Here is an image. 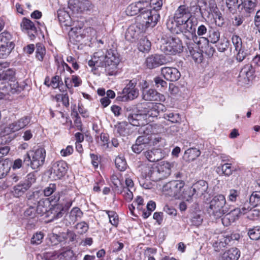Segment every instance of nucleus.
<instances>
[{
	"label": "nucleus",
	"mask_w": 260,
	"mask_h": 260,
	"mask_svg": "<svg viewBox=\"0 0 260 260\" xmlns=\"http://www.w3.org/2000/svg\"><path fill=\"white\" fill-rule=\"evenodd\" d=\"M164 106L158 103H148L143 110L136 113L127 111L126 115L129 123L136 126H140L138 129L140 134L150 136L153 132V126L149 124L150 118L157 117L160 111H163Z\"/></svg>",
	"instance_id": "nucleus-1"
},
{
	"label": "nucleus",
	"mask_w": 260,
	"mask_h": 260,
	"mask_svg": "<svg viewBox=\"0 0 260 260\" xmlns=\"http://www.w3.org/2000/svg\"><path fill=\"white\" fill-rule=\"evenodd\" d=\"M120 59L116 51L110 49L104 52L99 50L95 52L91 59L88 61V64L95 69L96 67H103L107 75H115L117 72V66Z\"/></svg>",
	"instance_id": "nucleus-2"
},
{
	"label": "nucleus",
	"mask_w": 260,
	"mask_h": 260,
	"mask_svg": "<svg viewBox=\"0 0 260 260\" xmlns=\"http://www.w3.org/2000/svg\"><path fill=\"white\" fill-rule=\"evenodd\" d=\"M225 204L226 200L224 196L217 194L213 197L207 209L212 219H220L228 212V208L225 206Z\"/></svg>",
	"instance_id": "nucleus-3"
},
{
	"label": "nucleus",
	"mask_w": 260,
	"mask_h": 260,
	"mask_svg": "<svg viewBox=\"0 0 260 260\" xmlns=\"http://www.w3.org/2000/svg\"><path fill=\"white\" fill-rule=\"evenodd\" d=\"M46 150L39 148L35 151L27 152L23 156V163L34 170L38 169L44 164Z\"/></svg>",
	"instance_id": "nucleus-4"
},
{
	"label": "nucleus",
	"mask_w": 260,
	"mask_h": 260,
	"mask_svg": "<svg viewBox=\"0 0 260 260\" xmlns=\"http://www.w3.org/2000/svg\"><path fill=\"white\" fill-rule=\"evenodd\" d=\"M150 5L147 2V1H140L135 3L129 5L126 8L125 12L128 16H134L139 14V16L144 21H147L149 19L148 12L150 8ZM145 25V24H142Z\"/></svg>",
	"instance_id": "nucleus-5"
},
{
	"label": "nucleus",
	"mask_w": 260,
	"mask_h": 260,
	"mask_svg": "<svg viewBox=\"0 0 260 260\" xmlns=\"http://www.w3.org/2000/svg\"><path fill=\"white\" fill-rule=\"evenodd\" d=\"M147 2L150 6L148 10V12H149V14H148L149 19L147 21H144L143 24H145L146 28L153 27L156 25L160 18L158 11L161 9L162 2L161 0H150V2L147 1Z\"/></svg>",
	"instance_id": "nucleus-6"
},
{
	"label": "nucleus",
	"mask_w": 260,
	"mask_h": 260,
	"mask_svg": "<svg viewBox=\"0 0 260 260\" xmlns=\"http://www.w3.org/2000/svg\"><path fill=\"white\" fill-rule=\"evenodd\" d=\"M160 49L166 54L174 55L182 52L183 46L179 38L170 37L164 40L160 46Z\"/></svg>",
	"instance_id": "nucleus-7"
},
{
	"label": "nucleus",
	"mask_w": 260,
	"mask_h": 260,
	"mask_svg": "<svg viewBox=\"0 0 260 260\" xmlns=\"http://www.w3.org/2000/svg\"><path fill=\"white\" fill-rule=\"evenodd\" d=\"M11 34L8 32H3L0 34V58H7L14 49L15 44L10 41Z\"/></svg>",
	"instance_id": "nucleus-8"
},
{
	"label": "nucleus",
	"mask_w": 260,
	"mask_h": 260,
	"mask_svg": "<svg viewBox=\"0 0 260 260\" xmlns=\"http://www.w3.org/2000/svg\"><path fill=\"white\" fill-rule=\"evenodd\" d=\"M184 186V182L182 181H172L163 186L162 191L169 196L179 198L183 191Z\"/></svg>",
	"instance_id": "nucleus-9"
},
{
	"label": "nucleus",
	"mask_w": 260,
	"mask_h": 260,
	"mask_svg": "<svg viewBox=\"0 0 260 260\" xmlns=\"http://www.w3.org/2000/svg\"><path fill=\"white\" fill-rule=\"evenodd\" d=\"M239 238L240 235L238 233L221 234L218 236L217 239L213 243V247L216 251L219 252L232 242L238 240Z\"/></svg>",
	"instance_id": "nucleus-10"
},
{
	"label": "nucleus",
	"mask_w": 260,
	"mask_h": 260,
	"mask_svg": "<svg viewBox=\"0 0 260 260\" xmlns=\"http://www.w3.org/2000/svg\"><path fill=\"white\" fill-rule=\"evenodd\" d=\"M255 70L252 64H246L240 71L238 76V82L241 86L248 85L253 80Z\"/></svg>",
	"instance_id": "nucleus-11"
},
{
	"label": "nucleus",
	"mask_w": 260,
	"mask_h": 260,
	"mask_svg": "<svg viewBox=\"0 0 260 260\" xmlns=\"http://www.w3.org/2000/svg\"><path fill=\"white\" fill-rule=\"evenodd\" d=\"M199 3V11L203 17L205 15L209 18L212 13H217L218 11L215 0H209L208 2L206 0H200Z\"/></svg>",
	"instance_id": "nucleus-12"
},
{
	"label": "nucleus",
	"mask_w": 260,
	"mask_h": 260,
	"mask_svg": "<svg viewBox=\"0 0 260 260\" xmlns=\"http://www.w3.org/2000/svg\"><path fill=\"white\" fill-rule=\"evenodd\" d=\"M68 169L67 164L62 160L57 161L52 164L50 169V177L54 180L59 179L66 173Z\"/></svg>",
	"instance_id": "nucleus-13"
},
{
	"label": "nucleus",
	"mask_w": 260,
	"mask_h": 260,
	"mask_svg": "<svg viewBox=\"0 0 260 260\" xmlns=\"http://www.w3.org/2000/svg\"><path fill=\"white\" fill-rule=\"evenodd\" d=\"M166 62L167 60L164 55L155 54L147 57L145 63L147 68L152 69L164 64Z\"/></svg>",
	"instance_id": "nucleus-14"
},
{
	"label": "nucleus",
	"mask_w": 260,
	"mask_h": 260,
	"mask_svg": "<svg viewBox=\"0 0 260 260\" xmlns=\"http://www.w3.org/2000/svg\"><path fill=\"white\" fill-rule=\"evenodd\" d=\"M137 83L136 79L130 80L120 93L123 95L118 96L117 98H138L139 90L136 88Z\"/></svg>",
	"instance_id": "nucleus-15"
},
{
	"label": "nucleus",
	"mask_w": 260,
	"mask_h": 260,
	"mask_svg": "<svg viewBox=\"0 0 260 260\" xmlns=\"http://www.w3.org/2000/svg\"><path fill=\"white\" fill-rule=\"evenodd\" d=\"M192 17L191 13L190 12L189 7L183 5L180 6L175 11L174 15L175 22L178 23V21L182 20H188Z\"/></svg>",
	"instance_id": "nucleus-16"
},
{
	"label": "nucleus",
	"mask_w": 260,
	"mask_h": 260,
	"mask_svg": "<svg viewBox=\"0 0 260 260\" xmlns=\"http://www.w3.org/2000/svg\"><path fill=\"white\" fill-rule=\"evenodd\" d=\"M67 209L61 204H56L50 208L47 217L50 218L51 220H55L62 217L66 213Z\"/></svg>",
	"instance_id": "nucleus-17"
},
{
	"label": "nucleus",
	"mask_w": 260,
	"mask_h": 260,
	"mask_svg": "<svg viewBox=\"0 0 260 260\" xmlns=\"http://www.w3.org/2000/svg\"><path fill=\"white\" fill-rule=\"evenodd\" d=\"M161 73L165 79L172 82L177 81L181 76L180 73L175 68H162L161 69Z\"/></svg>",
	"instance_id": "nucleus-18"
},
{
	"label": "nucleus",
	"mask_w": 260,
	"mask_h": 260,
	"mask_svg": "<svg viewBox=\"0 0 260 260\" xmlns=\"http://www.w3.org/2000/svg\"><path fill=\"white\" fill-rule=\"evenodd\" d=\"M238 9L243 10L244 13L248 16L255 11L257 4V0H239Z\"/></svg>",
	"instance_id": "nucleus-19"
},
{
	"label": "nucleus",
	"mask_w": 260,
	"mask_h": 260,
	"mask_svg": "<svg viewBox=\"0 0 260 260\" xmlns=\"http://www.w3.org/2000/svg\"><path fill=\"white\" fill-rule=\"evenodd\" d=\"M242 214L240 208H235L221 218L222 223L224 226H228L238 219Z\"/></svg>",
	"instance_id": "nucleus-20"
},
{
	"label": "nucleus",
	"mask_w": 260,
	"mask_h": 260,
	"mask_svg": "<svg viewBox=\"0 0 260 260\" xmlns=\"http://www.w3.org/2000/svg\"><path fill=\"white\" fill-rule=\"evenodd\" d=\"M187 50L194 61L199 63L202 62L203 55L199 47L193 43L187 44Z\"/></svg>",
	"instance_id": "nucleus-21"
},
{
	"label": "nucleus",
	"mask_w": 260,
	"mask_h": 260,
	"mask_svg": "<svg viewBox=\"0 0 260 260\" xmlns=\"http://www.w3.org/2000/svg\"><path fill=\"white\" fill-rule=\"evenodd\" d=\"M83 213L79 208H73L71 211L64 216L66 225L74 223L79 219H80Z\"/></svg>",
	"instance_id": "nucleus-22"
},
{
	"label": "nucleus",
	"mask_w": 260,
	"mask_h": 260,
	"mask_svg": "<svg viewBox=\"0 0 260 260\" xmlns=\"http://www.w3.org/2000/svg\"><path fill=\"white\" fill-rule=\"evenodd\" d=\"M20 25L23 31H27V32L31 39H32V37H35L37 35V28L35 26L34 23L29 19L24 18L22 19Z\"/></svg>",
	"instance_id": "nucleus-23"
},
{
	"label": "nucleus",
	"mask_w": 260,
	"mask_h": 260,
	"mask_svg": "<svg viewBox=\"0 0 260 260\" xmlns=\"http://www.w3.org/2000/svg\"><path fill=\"white\" fill-rule=\"evenodd\" d=\"M208 185L206 181L201 180L194 183L191 188L193 194L197 196L201 197L203 195L208 189Z\"/></svg>",
	"instance_id": "nucleus-24"
},
{
	"label": "nucleus",
	"mask_w": 260,
	"mask_h": 260,
	"mask_svg": "<svg viewBox=\"0 0 260 260\" xmlns=\"http://www.w3.org/2000/svg\"><path fill=\"white\" fill-rule=\"evenodd\" d=\"M140 32V28L136 24H132L127 29L125 38L127 41L133 42L138 38Z\"/></svg>",
	"instance_id": "nucleus-25"
},
{
	"label": "nucleus",
	"mask_w": 260,
	"mask_h": 260,
	"mask_svg": "<svg viewBox=\"0 0 260 260\" xmlns=\"http://www.w3.org/2000/svg\"><path fill=\"white\" fill-rule=\"evenodd\" d=\"M145 157L151 162L157 161L164 157V154L160 149H154L146 151L144 153Z\"/></svg>",
	"instance_id": "nucleus-26"
},
{
	"label": "nucleus",
	"mask_w": 260,
	"mask_h": 260,
	"mask_svg": "<svg viewBox=\"0 0 260 260\" xmlns=\"http://www.w3.org/2000/svg\"><path fill=\"white\" fill-rule=\"evenodd\" d=\"M50 202L49 199H42L38 202V205L36 207V211L37 214L40 216L44 214L47 215L48 211L50 209Z\"/></svg>",
	"instance_id": "nucleus-27"
},
{
	"label": "nucleus",
	"mask_w": 260,
	"mask_h": 260,
	"mask_svg": "<svg viewBox=\"0 0 260 260\" xmlns=\"http://www.w3.org/2000/svg\"><path fill=\"white\" fill-rule=\"evenodd\" d=\"M16 80L15 72L13 69H8L0 73V84H5L9 82H14Z\"/></svg>",
	"instance_id": "nucleus-28"
},
{
	"label": "nucleus",
	"mask_w": 260,
	"mask_h": 260,
	"mask_svg": "<svg viewBox=\"0 0 260 260\" xmlns=\"http://www.w3.org/2000/svg\"><path fill=\"white\" fill-rule=\"evenodd\" d=\"M114 131L119 136H126L130 134V125L126 122H121L114 126Z\"/></svg>",
	"instance_id": "nucleus-29"
},
{
	"label": "nucleus",
	"mask_w": 260,
	"mask_h": 260,
	"mask_svg": "<svg viewBox=\"0 0 260 260\" xmlns=\"http://www.w3.org/2000/svg\"><path fill=\"white\" fill-rule=\"evenodd\" d=\"M178 26H180L179 29L182 32L186 33L187 32L191 34L195 33L196 29L193 27L192 21L190 19L188 20H182V21H179L178 23L176 24Z\"/></svg>",
	"instance_id": "nucleus-30"
},
{
	"label": "nucleus",
	"mask_w": 260,
	"mask_h": 260,
	"mask_svg": "<svg viewBox=\"0 0 260 260\" xmlns=\"http://www.w3.org/2000/svg\"><path fill=\"white\" fill-rule=\"evenodd\" d=\"M240 256V252L237 248H231L225 251L221 255V260H238Z\"/></svg>",
	"instance_id": "nucleus-31"
},
{
	"label": "nucleus",
	"mask_w": 260,
	"mask_h": 260,
	"mask_svg": "<svg viewBox=\"0 0 260 260\" xmlns=\"http://www.w3.org/2000/svg\"><path fill=\"white\" fill-rule=\"evenodd\" d=\"M161 179L168 177L171 174L172 165L168 162L162 161L161 164L157 165Z\"/></svg>",
	"instance_id": "nucleus-32"
},
{
	"label": "nucleus",
	"mask_w": 260,
	"mask_h": 260,
	"mask_svg": "<svg viewBox=\"0 0 260 260\" xmlns=\"http://www.w3.org/2000/svg\"><path fill=\"white\" fill-rule=\"evenodd\" d=\"M220 38V32L217 30L210 29L208 30V37H201L200 39H203L205 41L206 44H208L209 42L214 44L217 43Z\"/></svg>",
	"instance_id": "nucleus-33"
},
{
	"label": "nucleus",
	"mask_w": 260,
	"mask_h": 260,
	"mask_svg": "<svg viewBox=\"0 0 260 260\" xmlns=\"http://www.w3.org/2000/svg\"><path fill=\"white\" fill-rule=\"evenodd\" d=\"M59 260H77L73 251L69 248H63L57 255Z\"/></svg>",
	"instance_id": "nucleus-34"
},
{
	"label": "nucleus",
	"mask_w": 260,
	"mask_h": 260,
	"mask_svg": "<svg viewBox=\"0 0 260 260\" xmlns=\"http://www.w3.org/2000/svg\"><path fill=\"white\" fill-rule=\"evenodd\" d=\"M146 173V177L149 178L153 181H158L161 180L157 165H154L151 168H148Z\"/></svg>",
	"instance_id": "nucleus-35"
},
{
	"label": "nucleus",
	"mask_w": 260,
	"mask_h": 260,
	"mask_svg": "<svg viewBox=\"0 0 260 260\" xmlns=\"http://www.w3.org/2000/svg\"><path fill=\"white\" fill-rule=\"evenodd\" d=\"M230 163H224L218 167L216 169L217 173L219 175H224L226 176L231 175L234 171Z\"/></svg>",
	"instance_id": "nucleus-36"
},
{
	"label": "nucleus",
	"mask_w": 260,
	"mask_h": 260,
	"mask_svg": "<svg viewBox=\"0 0 260 260\" xmlns=\"http://www.w3.org/2000/svg\"><path fill=\"white\" fill-rule=\"evenodd\" d=\"M201 154L200 150L195 148L188 149L185 151L183 158L186 161H191L194 160Z\"/></svg>",
	"instance_id": "nucleus-37"
},
{
	"label": "nucleus",
	"mask_w": 260,
	"mask_h": 260,
	"mask_svg": "<svg viewBox=\"0 0 260 260\" xmlns=\"http://www.w3.org/2000/svg\"><path fill=\"white\" fill-rule=\"evenodd\" d=\"M236 55V59L239 62L242 61L246 57L250 55L251 53L252 50L248 48V46L244 45L241 49L238 50Z\"/></svg>",
	"instance_id": "nucleus-38"
},
{
	"label": "nucleus",
	"mask_w": 260,
	"mask_h": 260,
	"mask_svg": "<svg viewBox=\"0 0 260 260\" xmlns=\"http://www.w3.org/2000/svg\"><path fill=\"white\" fill-rule=\"evenodd\" d=\"M151 48V42L147 39H142L138 44V49L140 51L148 52Z\"/></svg>",
	"instance_id": "nucleus-39"
},
{
	"label": "nucleus",
	"mask_w": 260,
	"mask_h": 260,
	"mask_svg": "<svg viewBox=\"0 0 260 260\" xmlns=\"http://www.w3.org/2000/svg\"><path fill=\"white\" fill-rule=\"evenodd\" d=\"M238 3L239 0H225L226 6L230 13L234 14L236 13Z\"/></svg>",
	"instance_id": "nucleus-40"
},
{
	"label": "nucleus",
	"mask_w": 260,
	"mask_h": 260,
	"mask_svg": "<svg viewBox=\"0 0 260 260\" xmlns=\"http://www.w3.org/2000/svg\"><path fill=\"white\" fill-rule=\"evenodd\" d=\"M248 234L253 240H257L260 238V226H256L248 231Z\"/></svg>",
	"instance_id": "nucleus-41"
},
{
	"label": "nucleus",
	"mask_w": 260,
	"mask_h": 260,
	"mask_svg": "<svg viewBox=\"0 0 260 260\" xmlns=\"http://www.w3.org/2000/svg\"><path fill=\"white\" fill-rule=\"evenodd\" d=\"M29 188L24 183L19 184L14 187V193L17 197L21 196Z\"/></svg>",
	"instance_id": "nucleus-42"
},
{
	"label": "nucleus",
	"mask_w": 260,
	"mask_h": 260,
	"mask_svg": "<svg viewBox=\"0 0 260 260\" xmlns=\"http://www.w3.org/2000/svg\"><path fill=\"white\" fill-rule=\"evenodd\" d=\"M249 201L252 207L260 205V191L253 192L249 198Z\"/></svg>",
	"instance_id": "nucleus-43"
},
{
	"label": "nucleus",
	"mask_w": 260,
	"mask_h": 260,
	"mask_svg": "<svg viewBox=\"0 0 260 260\" xmlns=\"http://www.w3.org/2000/svg\"><path fill=\"white\" fill-rule=\"evenodd\" d=\"M116 168L120 171H123L126 168V162L122 156H117L115 160Z\"/></svg>",
	"instance_id": "nucleus-44"
},
{
	"label": "nucleus",
	"mask_w": 260,
	"mask_h": 260,
	"mask_svg": "<svg viewBox=\"0 0 260 260\" xmlns=\"http://www.w3.org/2000/svg\"><path fill=\"white\" fill-rule=\"evenodd\" d=\"M71 116L74 119V124L77 127V129L79 131H82V122L77 112L73 110L71 113Z\"/></svg>",
	"instance_id": "nucleus-45"
},
{
	"label": "nucleus",
	"mask_w": 260,
	"mask_h": 260,
	"mask_svg": "<svg viewBox=\"0 0 260 260\" xmlns=\"http://www.w3.org/2000/svg\"><path fill=\"white\" fill-rule=\"evenodd\" d=\"M232 41L235 49L237 51L241 49L245 45L243 44L241 38L237 35L233 36Z\"/></svg>",
	"instance_id": "nucleus-46"
},
{
	"label": "nucleus",
	"mask_w": 260,
	"mask_h": 260,
	"mask_svg": "<svg viewBox=\"0 0 260 260\" xmlns=\"http://www.w3.org/2000/svg\"><path fill=\"white\" fill-rule=\"evenodd\" d=\"M230 42L226 38L221 39L216 45L217 50L221 52H224L229 47Z\"/></svg>",
	"instance_id": "nucleus-47"
},
{
	"label": "nucleus",
	"mask_w": 260,
	"mask_h": 260,
	"mask_svg": "<svg viewBox=\"0 0 260 260\" xmlns=\"http://www.w3.org/2000/svg\"><path fill=\"white\" fill-rule=\"evenodd\" d=\"M10 170L8 162L6 161H0V178L7 175Z\"/></svg>",
	"instance_id": "nucleus-48"
},
{
	"label": "nucleus",
	"mask_w": 260,
	"mask_h": 260,
	"mask_svg": "<svg viewBox=\"0 0 260 260\" xmlns=\"http://www.w3.org/2000/svg\"><path fill=\"white\" fill-rule=\"evenodd\" d=\"M203 219V217L201 214L197 213H194L192 214L190 219V221L192 225L198 226L201 224Z\"/></svg>",
	"instance_id": "nucleus-49"
},
{
	"label": "nucleus",
	"mask_w": 260,
	"mask_h": 260,
	"mask_svg": "<svg viewBox=\"0 0 260 260\" xmlns=\"http://www.w3.org/2000/svg\"><path fill=\"white\" fill-rule=\"evenodd\" d=\"M97 93L100 96H103L106 95L105 98H115V93L113 90L109 89L106 92L104 88L98 89Z\"/></svg>",
	"instance_id": "nucleus-50"
},
{
	"label": "nucleus",
	"mask_w": 260,
	"mask_h": 260,
	"mask_svg": "<svg viewBox=\"0 0 260 260\" xmlns=\"http://www.w3.org/2000/svg\"><path fill=\"white\" fill-rule=\"evenodd\" d=\"M76 229L77 230V232L80 235H82L85 233L88 230V224L84 222H81L78 223L76 225Z\"/></svg>",
	"instance_id": "nucleus-51"
},
{
	"label": "nucleus",
	"mask_w": 260,
	"mask_h": 260,
	"mask_svg": "<svg viewBox=\"0 0 260 260\" xmlns=\"http://www.w3.org/2000/svg\"><path fill=\"white\" fill-rule=\"evenodd\" d=\"M46 53V50L41 44H37L36 46V57L40 61L43 60L44 56Z\"/></svg>",
	"instance_id": "nucleus-52"
},
{
	"label": "nucleus",
	"mask_w": 260,
	"mask_h": 260,
	"mask_svg": "<svg viewBox=\"0 0 260 260\" xmlns=\"http://www.w3.org/2000/svg\"><path fill=\"white\" fill-rule=\"evenodd\" d=\"M152 140V136L148 135H142L139 136L136 140L138 143H140L144 145L146 148L149 145V143Z\"/></svg>",
	"instance_id": "nucleus-53"
},
{
	"label": "nucleus",
	"mask_w": 260,
	"mask_h": 260,
	"mask_svg": "<svg viewBox=\"0 0 260 260\" xmlns=\"http://www.w3.org/2000/svg\"><path fill=\"white\" fill-rule=\"evenodd\" d=\"M109 218L110 222L114 226H117L118 224V217L117 214L113 211H106Z\"/></svg>",
	"instance_id": "nucleus-54"
},
{
	"label": "nucleus",
	"mask_w": 260,
	"mask_h": 260,
	"mask_svg": "<svg viewBox=\"0 0 260 260\" xmlns=\"http://www.w3.org/2000/svg\"><path fill=\"white\" fill-rule=\"evenodd\" d=\"M143 98H154L158 96L160 98V94L154 89H148V90H144L143 91Z\"/></svg>",
	"instance_id": "nucleus-55"
},
{
	"label": "nucleus",
	"mask_w": 260,
	"mask_h": 260,
	"mask_svg": "<svg viewBox=\"0 0 260 260\" xmlns=\"http://www.w3.org/2000/svg\"><path fill=\"white\" fill-rule=\"evenodd\" d=\"M240 193V189H231L229 190L228 197L229 201L235 202L236 201L237 198L239 197Z\"/></svg>",
	"instance_id": "nucleus-56"
},
{
	"label": "nucleus",
	"mask_w": 260,
	"mask_h": 260,
	"mask_svg": "<svg viewBox=\"0 0 260 260\" xmlns=\"http://www.w3.org/2000/svg\"><path fill=\"white\" fill-rule=\"evenodd\" d=\"M58 120L59 122L63 125L69 124L71 126L72 125V120L70 119L69 116H66L63 113L58 112Z\"/></svg>",
	"instance_id": "nucleus-57"
},
{
	"label": "nucleus",
	"mask_w": 260,
	"mask_h": 260,
	"mask_svg": "<svg viewBox=\"0 0 260 260\" xmlns=\"http://www.w3.org/2000/svg\"><path fill=\"white\" fill-rule=\"evenodd\" d=\"M57 189V186L55 183H50L48 186L46 187L43 192L46 197H49L53 193L55 192Z\"/></svg>",
	"instance_id": "nucleus-58"
},
{
	"label": "nucleus",
	"mask_w": 260,
	"mask_h": 260,
	"mask_svg": "<svg viewBox=\"0 0 260 260\" xmlns=\"http://www.w3.org/2000/svg\"><path fill=\"white\" fill-rule=\"evenodd\" d=\"M44 235L41 232L37 233L34 235L31 239V243L32 244H39L42 242Z\"/></svg>",
	"instance_id": "nucleus-59"
},
{
	"label": "nucleus",
	"mask_w": 260,
	"mask_h": 260,
	"mask_svg": "<svg viewBox=\"0 0 260 260\" xmlns=\"http://www.w3.org/2000/svg\"><path fill=\"white\" fill-rule=\"evenodd\" d=\"M197 33L200 38L203 37H208V31L205 25L201 24L198 26Z\"/></svg>",
	"instance_id": "nucleus-60"
},
{
	"label": "nucleus",
	"mask_w": 260,
	"mask_h": 260,
	"mask_svg": "<svg viewBox=\"0 0 260 260\" xmlns=\"http://www.w3.org/2000/svg\"><path fill=\"white\" fill-rule=\"evenodd\" d=\"M17 121L13 122L5 128V131L7 133H14L20 129Z\"/></svg>",
	"instance_id": "nucleus-61"
},
{
	"label": "nucleus",
	"mask_w": 260,
	"mask_h": 260,
	"mask_svg": "<svg viewBox=\"0 0 260 260\" xmlns=\"http://www.w3.org/2000/svg\"><path fill=\"white\" fill-rule=\"evenodd\" d=\"M165 118L168 119L173 123L178 122L180 119L178 114H174L173 113L165 114Z\"/></svg>",
	"instance_id": "nucleus-62"
},
{
	"label": "nucleus",
	"mask_w": 260,
	"mask_h": 260,
	"mask_svg": "<svg viewBox=\"0 0 260 260\" xmlns=\"http://www.w3.org/2000/svg\"><path fill=\"white\" fill-rule=\"evenodd\" d=\"M145 148H147L144 145H143L140 143L136 140L135 144L133 145L132 147L133 151L136 153H140Z\"/></svg>",
	"instance_id": "nucleus-63"
},
{
	"label": "nucleus",
	"mask_w": 260,
	"mask_h": 260,
	"mask_svg": "<svg viewBox=\"0 0 260 260\" xmlns=\"http://www.w3.org/2000/svg\"><path fill=\"white\" fill-rule=\"evenodd\" d=\"M253 207H252V206L251 205L250 201L249 202H246L244 204L243 207L240 208L241 212L242 214H244L249 211L256 212V211L255 210H252Z\"/></svg>",
	"instance_id": "nucleus-64"
}]
</instances>
